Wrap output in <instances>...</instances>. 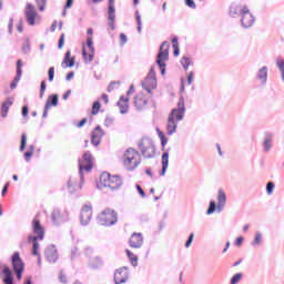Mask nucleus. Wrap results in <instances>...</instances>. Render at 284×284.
I'll return each mask as SVG.
<instances>
[{
	"instance_id": "nucleus-51",
	"label": "nucleus",
	"mask_w": 284,
	"mask_h": 284,
	"mask_svg": "<svg viewBox=\"0 0 284 284\" xmlns=\"http://www.w3.org/2000/svg\"><path fill=\"white\" fill-rule=\"evenodd\" d=\"M185 3L189 8H196V3H194V0H185Z\"/></svg>"
},
{
	"instance_id": "nucleus-18",
	"label": "nucleus",
	"mask_w": 284,
	"mask_h": 284,
	"mask_svg": "<svg viewBox=\"0 0 284 284\" xmlns=\"http://www.w3.org/2000/svg\"><path fill=\"white\" fill-rule=\"evenodd\" d=\"M129 245L134 250L143 247V235L141 233H133L129 240Z\"/></svg>"
},
{
	"instance_id": "nucleus-10",
	"label": "nucleus",
	"mask_w": 284,
	"mask_h": 284,
	"mask_svg": "<svg viewBox=\"0 0 284 284\" xmlns=\"http://www.w3.org/2000/svg\"><path fill=\"white\" fill-rule=\"evenodd\" d=\"M11 265L17 274L18 281H21L23 270H26V263H23V260L21 258V254H19V252L13 253L11 257Z\"/></svg>"
},
{
	"instance_id": "nucleus-14",
	"label": "nucleus",
	"mask_w": 284,
	"mask_h": 284,
	"mask_svg": "<svg viewBox=\"0 0 284 284\" xmlns=\"http://www.w3.org/2000/svg\"><path fill=\"white\" fill-rule=\"evenodd\" d=\"M150 99H152V97H148L145 93L139 92L133 98V105L136 110H145V108H148V103H150Z\"/></svg>"
},
{
	"instance_id": "nucleus-28",
	"label": "nucleus",
	"mask_w": 284,
	"mask_h": 284,
	"mask_svg": "<svg viewBox=\"0 0 284 284\" xmlns=\"http://www.w3.org/2000/svg\"><path fill=\"white\" fill-rule=\"evenodd\" d=\"M10 108H12V100L7 99L2 103V116H8V111L10 110Z\"/></svg>"
},
{
	"instance_id": "nucleus-42",
	"label": "nucleus",
	"mask_w": 284,
	"mask_h": 284,
	"mask_svg": "<svg viewBox=\"0 0 284 284\" xmlns=\"http://www.w3.org/2000/svg\"><path fill=\"white\" fill-rule=\"evenodd\" d=\"M33 154H34V151H32V150L27 151V152L24 153V159H26V161H30V159H32Z\"/></svg>"
},
{
	"instance_id": "nucleus-59",
	"label": "nucleus",
	"mask_w": 284,
	"mask_h": 284,
	"mask_svg": "<svg viewBox=\"0 0 284 284\" xmlns=\"http://www.w3.org/2000/svg\"><path fill=\"white\" fill-rule=\"evenodd\" d=\"M14 26V20L13 19H10L9 20V32L12 33V28Z\"/></svg>"
},
{
	"instance_id": "nucleus-15",
	"label": "nucleus",
	"mask_w": 284,
	"mask_h": 284,
	"mask_svg": "<svg viewBox=\"0 0 284 284\" xmlns=\"http://www.w3.org/2000/svg\"><path fill=\"white\" fill-rule=\"evenodd\" d=\"M92 221V206L85 204L80 211V223L81 225H89Z\"/></svg>"
},
{
	"instance_id": "nucleus-50",
	"label": "nucleus",
	"mask_w": 284,
	"mask_h": 284,
	"mask_svg": "<svg viewBox=\"0 0 284 284\" xmlns=\"http://www.w3.org/2000/svg\"><path fill=\"white\" fill-rule=\"evenodd\" d=\"M192 81H194V72L191 71L187 75L189 85H192Z\"/></svg>"
},
{
	"instance_id": "nucleus-31",
	"label": "nucleus",
	"mask_w": 284,
	"mask_h": 284,
	"mask_svg": "<svg viewBox=\"0 0 284 284\" xmlns=\"http://www.w3.org/2000/svg\"><path fill=\"white\" fill-rule=\"evenodd\" d=\"M48 101L50 103V108H52V105L57 106V105H59V95L58 94L50 95L48 98Z\"/></svg>"
},
{
	"instance_id": "nucleus-24",
	"label": "nucleus",
	"mask_w": 284,
	"mask_h": 284,
	"mask_svg": "<svg viewBox=\"0 0 284 284\" xmlns=\"http://www.w3.org/2000/svg\"><path fill=\"white\" fill-rule=\"evenodd\" d=\"M72 53L67 51L64 59L61 63L62 68H73L74 67V57L71 58Z\"/></svg>"
},
{
	"instance_id": "nucleus-39",
	"label": "nucleus",
	"mask_w": 284,
	"mask_h": 284,
	"mask_svg": "<svg viewBox=\"0 0 284 284\" xmlns=\"http://www.w3.org/2000/svg\"><path fill=\"white\" fill-rule=\"evenodd\" d=\"M44 94H45V81H42L40 84V99H43Z\"/></svg>"
},
{
	"instance_id": "nucleus-54",
	"label": "nucleus",
	"mask_w": 284,
	"mask_h": 284,
	"mask_svg": "<svg viewBox=\"0 0 284 284\" xmlns=\"http://www.w3.org/2000/svg\"><path fill=\"white\" fill-rule=\"evenodd\" d=\"M88 123V119L83 118L78 124L77 128H83V125H85Z\"/></svg>"
},
{
	"instance_id": "nucleus-5",
	"label": "nucleus",
	"mask_w": 284,
	"mask_h": 284,
	"mask_svg": "<svg viewBox=\"0 0 284 284\" xmlns=\"http://www.w3.org/2000/svg\"><path fill=\"white\" fill-rule=\"evenodd\" d=\"M122 163L130 172L141 165V153L136 149L129 148L122 155Z\"/></svg>"
},
{
	"instance_id": "nucleus-16",
	"label": "nucleus",
	"mask_w": 284,
	"mask_h": 284,
	"mask_svg": "<svg viewBox=\"0 0 284 284\" xmlns=\"http://www.w3.org/2000/svg\"><path fill=\"white\" fill-rule=\"evenodd\" d=\"M130 278V272L128 271V267H121L118 268L114 273V282L116 284H123Z\"/></svg>"
},
{
	"instance_id": "nucleus-49",
	"label": "nucleus",
	"mask_w": 284,
	"mask_h": 284,
	"mask_svg": "<svg viewBox=\"0 0 284 284\" xmlns=\"http://www.w3.org/2000/svg\"><path fill=\"white\" fill-rule=\"evenodd\" d=\"M116 85H119V82H111L108 87V92H112Z\"/></svg>"
},
{
	"instance_id": "nucleus-25",
	"label": "nucleus",
	"mask_w": 284,
	"mask_h": 284,
	"mask_svg": "<svg viewBox=\"0 0 284 284\" xmlns=\"http://www.w3.org/2000/svg\"><path fill=\"white\" fill-rule=\"evenodd\" d=\"M170 163V154L164 152L162 154V175L165 174V170H168V165Z\"/></svg>"
},
{
	"instance_id": "nucleus-46",
	"label": "nucleus",
	"mask_w": 284,
	"mask_h": 284,
	"mask_svg": "<svg viewBox=\"0 0 284 284\" xmlns=\"http://www.w3.org/2000/svg\"><path fill=\"white\" fill-rule=\"evenodd\" d=\"M192 241H194V233H191L189 240L185 243V247H190L192 245Z\"/></svg>"
},
{
	"instance_id": "nucleus-27",
	"label": "nucleus",
	"mask_w": 284,
	"mask_h": 284,
	"mask_svg": "<svg viewBox=\"0 0 284 284\" xmlns=\"http://www.w3.org/2000/svg\"><path fill=\"white\" fill-rule=\"evenodd\" d=\"M257 79H260V81H262V83H266V81H267V67H263L262 69H260L258 73H257Z\"/></svg>"
},
{
	"instance_id": "nucleus-58",
	"label": "nucleus",
	"mask_w": 284,
	"mask_h": 284,
	"mask_svg": "<svg viewBox=\"0 0 284 284\" xmlns=\"http://www.w3.org/2000/svg\"><path fill=\"white\" fill-rule=\"evenodd\" d=\"M235 245H237V247H241V245H243V237H237L236 239V242H235Z\"/></svg>"
},
{
	"instance_id": "nucleus-44",
	"label": "nucleus",
	"mask_w": 284,
	"mask_h": 284,
	"mask_svg": "<svg viewBox=\"0 0 284 284\" xmlns=\"http://www.w3.org/2000/svg\"><path fill=\"white\" fill-rule=\"evenodd\" d=\"M48 110H50V100H47V103L44 105V112H43V118L48 116Z\"/></svg>"
},
{
	"instance_id": "nucleus-2",
	"label": "nucleus",
	"mask_w": 284,
	"mask_h": 284,
	"mask_svg": "<svg viewBox=\"0 0 284 284\" xmlns=\"http://www.w3.org/2000/svg\"><path fill=\"white\" fill-rule=\"evenodd\" d=\"M32 230L36 236L29 235L28 241L32 243V255L39 256V241H43L45 229L41 225V221L38 217H34L32 221Z\"/></svg>"
},
{
	"instance_id": "nucleus-36",
	"label": "nucleus",
	"mask_w": 284,
	"mask_h": 284,
	"mask_svg": "<svg viewBox=\"0 0 284 284\" xmlns=\"http://www.w3.org/2000/svg\"><path fill=\"white\" fill-rule=\"evenodd\" d=\"M241 278H243V274L236 273V274L231 278V284H236V283H239V281H241Z\"/></svg>"
},
{
	"instance_id": "nucleus-32",
	"label": "nucleus",
	"mask_w": 284,
	"mask_h": 284,
	"mask_svg": "<svg viewBox=\"0 0 284 284\" xmlns=\"http://www.w3.org/2000/svg\"><path fill=\"white\" fill-rule=\"evenodd\" d=\"M181 63H182L184 70H187L190 68V65H192V60L187 57H183L181 60Z\"/></svg>"
},
{
	"instance_id": "nucleus-57",
	"label": "nucleus",
	"mask_w": 284,
	"mask_h": 284,
	"mask_svg": "<svg viewBox=\"0 0 284 284\" xmlns=\"http://www.w3.org/2000/svg\"><path fill=\"white\" fill-rule=\"evenodd\" d=\"M172 45H173V48H179V38L172 39Z\"/></svg>"
},
{
	"instance_id": "nucleus-34",
	"label": "nucleus",
	"mask_w": 284,
	"mask_h": 284,
	"mask_svg": "<svg viewBox=\"0 0 284 284\" xmlns=\"http://www.w3.org/2000/svg\"><path fill=\"white\" fill-rule=\"evenodd\" d=\"M27 139H28V136L26 135V133H22L21 144H20V152H23L26 150Z\"/></svg>"
},
{
	"instance_id": "nucleus-48",
	"label": "nucleus",
	"mask_w": 284,
	"mask_h": 284,
	"mask_svg": "<svg viewBox=\"0 0 284 284\" xmlns=\"http://www.w3.org/2000/svg\"><path fill=\"white\" fill-rule=\"evenodd\" d=\"M92 267H97V265H101V258L97 257L91 260Z\"/></svg>"
},
{
	"instance_id": "nucleus-7",
	"label": "nucleus",
	"mask_w": 284,
	"mask_h": 284,
	"mask_svg": "<svg viewBox=\"0 0 284 284\" xmlns=\"http://www.w3.org/2000/svg\"><path fill=\"white\" fill-rule=\"evenodd\" d=\"M98 219L101 225L110 226L114 225L116 221H119V214H116L115 211L112 209H105L100 213Z\"/></svg>"
},
{
	"instance_id": "nucleus-40",
	"label": "nucleus",
	"mask_w": 284,
	"mask_h": 284,
	"mask_svg": "<svg viewBox=\"0 0 284 284\" xmlns=\"http://www.w3.org/2000/svg\"><path fill=\"white\" fill-rule=\"evenodd\" d=\"M266 192L267 194H272V192H274V182H268L266 184Z\"/></svg>"
},
{
	"instance_id": "nucleus-3",
	"label": "nucleus",
	"mask_w": 284,
	"mask_h": 284,
	"mask_svg": "<svg viewBox=\"0 0 284 284\" xmlns=\"http://www.w3.org/2000/svg\"><path fill=\"white\" fill-rule=\"evenodd\" d=\"M242 16L241 23L243 28H252L254 26V16L250 12V9L244 4H233L230 8L231 17Z\"/></svg>"
},
{
	"instance_id": "nucleus-1",
	"label": "nucleus",
	"mask_w": 284,
	"mask_h": 284,
	"mask_svg": "<svg viewBox=\"0 0 284 284\" xmlns=\"http://www.w3.org/2000/svg\"><path fill=\"white\" fill-rule=\"evenodd\" d=\"M183 116H185V99L183 97H180L178 101V108L172 109L168 118V122H166L168 134H174V132H176L179 121H183Z\"/></svg>"
},
{
	"instance_id": "nucleus-21",
	"label": "nucleus",
	"mask_w": 284,
	"mask_h": 284,
	"mask_svg": "<svg viewBox=\"0 0 284 284\" xmlns=\"http://www.w3.org/2000/svg\"><path fill=\"white\" fill-rule=\"evenodd\" d=\"M44 256L47 261H49V263H55L57 258H59V255L57 253V247L49 246L44 252Z\"/></svg>"
},
{
	"instance_id": "nucleus-11",
	"label": "nucleus",
	"mask_w": 284,
	"mask_h": 284,
	"mask_svg": "<svg viewBox=\"0 0 284 284\" xmlns=\"http://www.w3.org/2000/svg\"><path fill=\"white\" fill-rule=\"evenodd\" d=\"M92 168H94V158H92L90 152H85L82 155V159L79 160L80 173L83 174V172H91Z\"/></svg>"
},
{
	"instance_id": "nucleus-37",
	"label": "nucleus",
	"mask_w": 284,
	"mask_h": 284,
	"mask_svg": "<svg viewBox=\"0 0 284 284\" xmlns=\"http://www.w3.org/2000/svg\"><path fill=\"white\" fill-rule=\"evenodd\" d=\"M116 19V16H109V27L111 28V30H114V21Z\"/></svg>"
},
{
	"instance_id": "nucleus-12",
	"label": "nucleus",
	"mask_w": 284,
	"mask_h": 284,
	"mask_svg": "<svg viewBox=\"0 0 284 284\" xmlns=\"http://www.w3.org/2000/svg\"><path fill=\"white\" fill-rule=\"evenodd\" d=\"M142 88L152 97V90H156V73H154V71L149 72L142 82Z\"/></svg>"
},
{
	"instance_id": "nucleus-41",
	"label": "nucleus",
	"mask_w": 284,
	"mask_h": 284,
	"mask_svg": "<svg viewBox=\"0 0 284 284\" xmlns=\"http://www.w3.org/2000/svg\"><path fill=\"white\" fill-rule=\"evenodd\" d=\"M45 1L47 0H37V4L39 7V10L43 11L45 9Z\"/></svg>"
},
{
	"instance_id": "nucleus-9",
	"label": "nucleus",
	"mask_w": 284,
	"mask_h": 284,
	"mask_svg": "<svg viewBox=\"0 0 284 284\" xmlns=\"http://www.w3.org/2000/svg\"><path fill=\"white\" fill-rule=\"evenodd\" d=\"M140 150L144 159H154V154H156V148L154 146V142H152V140L150 139H144L141 141Z\"/></svg>"
},
{
	"instance_id": "nucleus-47",
	"label": "nucleus",
	"mask_w": 284,
	"mask_h": 284,
	"mask_svg": "<svg viewBox=\"0 0 284 284\" xmlns=\"http://www.w3.org/2000/svg\"><path fill=\"white\" fill-rule=\"evenodd\" d=\"M192 241H194V233H191L189 240L185 243V247H190L192 245Z\"/></svg>"
},
{
	"instance_id": "nucleus-53",
	"label": "nucleus",
	"mask_w": 284,
	"mask_h": 284,
	"mask_svg": "<svg viewBox=\"0 0 284 284\" xmlns=\"http://www.w3.org/2000/svg\"><path fill=\"white\" fill-rule=\"evenodd\" d=\"M136 190L139 194L142 196V199H145V191L141 187V185H136Z\"/></svg>"
},
{
	"instance_id": "nucleus-4",
	"label": "nucleus",
	"mask_w": 284,
	"mask_h": 284,
	"mask_svg": "<svg viewBox=\"0 0 284 284\" xmlns=\"http://www.w3.org/2000/svg\"><path fill=\"white\" fill-rule=\"evenodd\" d=\"M123 186V179L119 175H112L108 172H103L100 175L99 187L106 190H121Z\"/></svg>"
},
{
	"instance_id": "nucleus-26",
	"label": "nucleus",
	"mask_w": 284,
	"mask_h": 284,
	"mask_svg": "<svg viewBox=\"0 0 284 284\" xmlns=\"http://www.w3.org/2000/svg\"><path fill=\"white\" fill-rule=\"evenodd\" d=\"M126 256L130 260V262L133 265V267H136V265H139V256H136L130 250H126Z\"/></svg>"
},
{
	"instance_id": "nucleus-56",
	"label": "nucleus",
	"mask_w": 284,
	"mask_h": 284,
	"mask_svg": "<svg viewBox=\"0 0 284 284\" xmlns=\"http://www.w3.org/2000/svg\"><path fill=\"white\" fill-rule=\"evenodd\" d=\"M114 6H109V17H116L115 14H114Z\"/></svg>"
},
{
	"instance_id": "nucleus-62",
	"label": "nucleus",
	"mask_w": 284,
	"mask_h": 284,
	"mask_svg": "<svg viewBox=\"0 0 284 284\" xmlns=\"http://www.w3.org/2000/svg\"><path fill=\"white\" fill-rule=\"evenodd\" d=\"M28 112H29L28 106H23L22 108V116H28Z\"/></svg>"
},
{
	"instance_id": "nucleus-19",
	"label": "nucleus",
	"mask_w": 284,
	"mask_h": 284,
	"mask_svg": "<svg viewBox=\"0 0 284 284\" xmlns=\"http://www.w3.org/2000/svg\"><path fill=\"white\" fill-rule=\"evenodd\" d=\"M101 139H103V130L100 125L95 126L91 132V143L95 145V148L101 143Z\"/></svg>"
},
{
	"instance_id": "nucleus-20",
	"label": "nucleus",
	"mask_w": 284,
	"mask_h": 284,
	"mask_svg": "<svg viewBox=\"0 0 284 284\" xmlns=\"http://www.w3.org/2000/svg\"><path fill=\"white\" fill-rule=\"evenodd\" d=\"M118 108L121 114H128V111L130 110V98L125 95L120 97Z\"/></svg>"
},
{
	"instance_id": "nucleus-55",
	"label": "nucleus",
	"mask_w": 284,
	"mask_h": 284,
	"mask_svg": "<svg viewBox=\"0 0 284 284\" xmlns=\"http://www.w3.org/2000/svg\"><path fill=\"white\" fill-rule=\"evenodd\" d=\"M17 30H18V32H23V20H20L19 21V23H18V26H17Z\"/></svg>"
},
{
	"instance_id": "nucleus-23",
	"label": "nucleus",
	"mask_w": 284,
	"mask_h": 284,
	"mask_svg": "<svg viewBox=\"0 0 284 284\" xmlns=\"http://www.w3.org/2000/svg\"><path fill=\"white\" fill-rule=\"evenodd\" d=\"M1 270H2V274L4 275V277L2 280L3 283L4 284H14L12 282V271H10V267L8 265H2Z\"/></svg>"
},
{
	"instance_id": "nucleus-17",
	"label": "nucleus",
	"mask_w": 284,
	"mask_h": 284,
	"mask_svg": "<svg viewBox=\"0 0 284 284\" xmlns=\"http://www.w3.org/2000/svg\"><path fill=\"white\" fill-rule=\"evenodd\" d=\"M26 17L29 26H34V23H37L38 13L34 10V6H32L31 3L27 4Z\"/></svg>"
},
{
	"instance_id": "nucleus-45",
	"label": "nucleus",
	"mask_w": 284,
	"mask_h": 284,
	"mask_svg": "<svg viewBox=\"0 0 284 284\" xmlns=\"http://www.w3.org/2000/svg\"><path fill=\"white\" fill-rule=\"evenodd\" d=\"M19 78H14L13 81L10 84V89L14 90L17 88V85L19 84Z\"/></svg>"
},
{
	"instance_id": "nucleus-30",
	"label": "nucleus",
	"mask_w": 284,
	"mask_h": 284,
	"mask_svg": "<svg viewBox=\"0 0 284 284\" xmlns=\"http://www.w3.org/2000/svg\"><path fill=\"white\" fill-rule=\"evenodd\" d=\"M99 110H101V102H99V101L93 102L91 114L93 116H97V114H99Z\"/></svg>"
},
{
	"instance_id": "nucleus-22",
	"label": "nucleus",
	"mask_w": 284,
	"mask_h": 284,
	"mask_svg": "<svg viewBox=\"0 0 284 284\" xmlns=\"http://www.w3.org/2000/svg\"><path fill=\"white\" fill-rule=\"evenodd\" d=\"M51 219L55 224L63 223V221H65V213L61 212L59 209H54Z\"/></svg>"
},
{
	"instance_id": "nucleus-13",
	"label": "nucleus",
	"mask_w": 284,
	"mask_h": 284,
	"mask_svg": "<svg viewBox=\"0 0 284 284\" xmlns=\"http://www.w3.org/2000/svg\"><path fill=\"white\" fill-rule=\"evenodd\" d=\"M82 57L87 63L94 60V44L92 42V37L87 38V45H83Z\"/></svg>"
},
{
	"instance_id": "nucleus-60",
	"label": "nucleus",
	"mask_w": 284,
	"mask_h": 284,
	"mask_svg": "<svg viewBox=\"0 0 284 284\" xmlns=\"http://www.w3.org/2000/svg\"><path fill=\"white\" fill-rule=\"evenodd\" d=\"M23 73V71L19 68H17V75H16V79H19L21 80V74Z\"/></svg>"
},
{
	"instance_id": "nucleus-63",
	"label": "nucleus",
	"mask_w": 284,
	"mask_h": 284,
	"mask_svg": "<svg viewBox=\"0 0 284 284\" xmlns=\"http://www.w3.org/2000/svg\"><path fill=\"white\" fill-rule=\"evenodd\" d=\"M72 3H74V0H67L65 8H72Z\"/></svg>"
},
{
	"instance_id": "nucleus-52",
	"label": "nucleus",
	"mask_w": 284,
	"mask_h": 284,
	"mask_svg": "<svg viewBox=\"0 0 284 284\" xmlns=\"http://www.w3.org/2000/svg\"><path fill=\"white\" fill-rule=\"evenodd\" d=\"M261 239H262L261 233H256L254 239V245H258L261 243Z\"/></svg>"
},
{
	"instance_id": "nucleus-29",
	"label": "nucleus",
	"mask_w": 284,
	"mask_h": 284,
	"mask_svg": "<svg viewBox=\"0 0 284 284\" xmlns=\"http://www.w3.org/2000/svg\"><path fill=\"white\" fill-rule=\"evenodd\" d=\"M156 132L161 141L162 150H165V145H168V138L165 136V133H163V131L158 129Z\"/></svg>"
},
{
	"instance_id": "nucleus-38",
	"label": "nucleus",
	"mask_w": 284,
	"mask_h": 284,
	"mask_svg": "<svg viewBox=\"0 0 284 284\" xmlns=\"http://www.w3.org/2000/svg\"><path fill=\"white\" fill-rule=\"evenodd\" d=\"M64 43H65V33H62L61 37H60V40L58 42L59 50H61V48H63Z\"/></svg>"
},
{
	"instance_id": "nucleus-6",
	"label": "nucleus",
	"mask_w": 284,
	"mask_h": 284,
	"mask_svg": "<svg viewBox=\"0 0 284 284\" xmlns=\"http://www.w3.org/2000/svg\"><path fill=\"white\" fill-rule=\"evenodd\" d=\"M170 59V43L168 41L162 42L156 58V63L162 74H165V61Z\"/></svg>"
},
{
	"instance_id": "nucleus-35",
	"label": "nucleus",
	"mask_w": 284,
	"mask_h": 284,
	"mask_svg": "<svg viewBox=\"0 0 284 284\" xmlns=\"http://www.w3.org/2000/svg\"><path fill=\"white\" fill-rule=\"evenodd\" d=\"M69 192H77V189L79 187V184L72 182L71 180L68 183Z\"/></svg>"
},
{
	"instance_id": "nucleus-64",
	"label": "nucleus",
	"mask_w": 284,
	"mask_h": 284,
	"mask_svg": "<svg viewBox=\"0 0 284 284\" xmlns=\"http://www.w3.org/2000/svg\"><path fill=\"white\" fill-rule=\"evenodd\" d=\"M120 39H121L122 43H125V41H128V37H125L124 33L120 34Z\"/></svg>"
},
{
	"instance_id": "nucleus-61",
	"label": "nucleus",
	"mask_w": 284,
	"mask_h": 284,
	"mask_svg": "<svg viewBox=\"0 0 284 284\" xmlns=\"http://www.w3.org/2000/svg\"><path fill=\"white\" fill-rule=\"evenodd\" d=\"M101 99L103 100L104 103H109V101H110L108 94H102Z\"/></svg>"
},
{
	"instance_id": "nucleus-33",
	"label": "nucleus",
	"mask_w": 284,
	"mask_h": 284,
	"mask_svg": "<svg viewBox=\"0 0 284 284\" xmlns=\"http://www.w3.org/2000/svg\"><path fill=\"white\" fill-rule=\"evenodd\" d=\"M264 150L266 152H270V150H272V136H268L266 140H264Z\"/></svg>"
},
{
	"instance_id": "nucleus-43",
	"label": "nucleus",
	"mask_w": 284,
	"mask_h": 284,
	"mask_svg": "<svg viewBox=\"0 0 284 284\" xmlns=\"http://www.w3.org/2000/svg\"><path fill=\"white\" fill-rule=\"evenodd\" d=\"M49 81H54V67L49 69Z\"/></svg>"
},
{
	"instance_id": "nucleus-8",
	"label": "nucleus",
	"mask_w": 284,
	"mask_h": 284,
	"mask_svg": "<svg viewBox=\"0 0 284 284\" xmlns=\"http://www.w3.org/2000/svg\"><path fill=\"white\" fill-rule=\"evenodd\" d=\"M225 203H227V195H225V192L223 190H220L217 194V205L216 202L211 201L206 214H214V212H216V209L217 212H222L223 207H225Z\"/></svg>"
}]
</instances>
